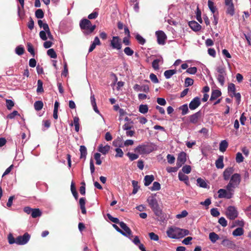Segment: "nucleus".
<instances>
[{"mask_svg": "<svg viewBox=\"0 0 251 251\" xmlns=\"http://www.w3.org/2000/svg\"><path fill=\"white\" fill-rule=\"evenodd\" d=\"M147 201L154 214L157 216V220L163 222L165 219L164 215L159 206L156 199L153 196H151L148 198Z\"/></svg>", "mask_w": 251, "mask_h": 251, "instance_id": "f257e3e1", "label": "nucleus"}, {"mask_svg": "<svg viewBox=\"0 0 251 251\" xmlns=\"http://www.w3.org/2000/svg\"><path fill=\"white\" fill-rule=\"evenodd\" d=\"M168 237L173 239L182 238L189 234L187 229H181L177 227H170L167 231Z\"/></svg>", "mask_w": 251, "mask_h": 251, "instance_id": "f03ea898", "label": "nucleus"}, {"mask_svg": "<svg viewBox=\"0 0 251 251\" xmlns=\"http://www.w3.org/2000/svg\"><path fill=\"white\" fill-rule=\"evenodd\" d=\"M79 26L85 35L91 34L96 28V25H92L91 22L85 18L82 19L80 21Z\"/></svg>", "mask_w": 251, "mask_h": 251, "instance_id": "7ed1b4c3", "label": "nucleus"}, {"mask_svg": "<svg viewBox=\"0 0 251 251\" xmlns=\"http://www.w3.org/2000/svg\"><path fill=\"white\" fill-rule=\"evenodd\" d=\"M241 181V175L238 173L233 174L230 177L229 183L226 188L229 192L233 191V189L237 187Z\"/></svg>", "mask_w": 251, "mask_h": 251, "instance_id": "20e7f679", "label": "nucleus"}, {"mask_svg": "<svg viewBox=\"0 0 251 251\" xmlns=\"http://www.w3.org/2000/svg\"><path fill=\"white\" fill-rule=\"evenodd\" d=\"M153 150L152 147L149 144L140 145L137 146L135 151L140 154H148L152 152Z\"/></svg>", "mask_w": 251, "mask_h": 251, "instance_id": "39448f33", "label": "nucleus"}, {"mask_svg": "<svg viewBox=\"0 0 251 251\" xmlns=\"http://www.w3.org/2000/svg\"><path fill=\"white\" fill-rule=\"evenodd\" d=\"M226 217L230 220H233L238 217V212L233 206H229L226 211Z\"/></svg>", "mask_w": 251, "mask_h": 251, "instance_id": "423d86ee", "label": "nucleus"}, {"mask_svg": "<svg viewBox=\"0 0 251 251\" xmlns=\"http://www.w3.org/2000/svg\"><path fill=\"white\" fill-rule=\"evenodd\" d=\"M30 235L27 232H25L22 236H19L17 237V244L23 245L26 244L29 240Z\"/></svg>", "mask_w": 251, "mask_h": 251, "instance_id": "0eeeda50", "label": "nucleus"}, {"mask_svg": "<svg viewBox=\"0 0 251 251\" xmlns=\"http://www.w3.org/2000/svg\"><path fill=\"white\" fill-rule=\"evenodd\" d=\"M110 45L113 49L118 50H121L122 48V43L121 39L119 36H113L110 42Z\"/></svg>", "mask_w": 251, "mask_h": 251, "instance_id": "6e6552de", "label": "nucleus"}, {"mask_svg": "<svg viewBox=\"0 0 251 251\" xmlns=\"http://www.w3.org/2000/svg\"><path fill=\"white\" fill-rule=\"evenodd\" d=\"M120 226L123 229L124 233L125 234L122 235L131 240L132 237H133V235L132 234V231L130 228L123 222H121Z\"/></svg>", "mask_w": 251, "mask_h": 251, "instance_id": "1a4fd4ad", "label": "nucleus"}, {"mask_svg": "<svg viewBox=\"0 0 251 251\" xmlns=\"http://www.w3.org/2000/svg\"><path fill=\"white\" fill-rule=\"evenodd\" d=\"M155 34L157 38V43L159 45H164L165 40L167 39V36L165 33L162 30H159L155 32Z\"/></svg>", "mask_w": 251, "mask_h": 251, "instance_id": "9d476101", "label": "nucleus"}, {"mask_svg": "<svg viewBox=\"0 0 251 251\" xmlns=\"http://www.w3.org/2000/svg\"><path fill=\"white\" fill-rule=\"evenodd\" d=\"M186 161V153L184 151L180 152L177 158L176 166L180 168Z\"/></svg>", "mask_w": 251, "mask_h": 251, "instance_id": "9b49d317", "label": "nucleus"}, {"mask_svg": "<svg viewBox=\"0 0 251 251\" xmlns=\"http://www.w3.org/2000/svg\"><path fill=\"white\" fill-rule=\"evenodd\" d=\"M201 104L200 98L198 97L194 98L189 104V108L191 110H195L198 108Z\"/></svg>", "mask_w": 251, "mask_h": 251, "instance_id": "f8f14e48", "label": "nucleus"}, {"mask_svg": "<svg viewBox=\"0 0 251 251\" xmlns=\"http://www.w3.org/2000/svg\"><path fill=\"white\" fill-rule=\"evenodd\" d=\"M234 168L230 167L226 168L223 172V178L225 180H228L230 177L233 175Z\"/></svg>", "mask_w": 251, "mask_h": 251, "instance_id": "ddd939ff", "label": "nucleus"}, {"mask_svg": "<svg viewBox=\"0 0 251 251\" xmlns=\"http://www.w3.org/2000/svg\"><path fill=\"white\" fill-rule=\"evenodd\" d=\"M201 117V111H198L189 116V122L192 124H196L198 123Z\"/></svg>", "mask_w": 251, "mask_h": 251, "instance_id": "4468645a", "label": "nucleus"}, {"mask_svg": "<svg viewBox=\"0 0 251 251\" xmlns=\"http://www.w3.org/2000/svg\"><path fill=\"white\" fill-rule=\"evenodd\" d=\"M219 198L230 199L232 197V194H228L226 190L220 189L218 191Z\"/></svg>", "mask_w": 251, "mask_h": 251, "instance_id": "2eb2a0df", "label": "nucleus"}, {"mask_svg": "<svg viewBox=\"0 0 251 251\" xmlns=\"http://www.w3.org/2000/svg\"><path fill=\"white\" fill-rule=\"evenodd\" d=\"M189 25L193 30L196 32L199 31L201 28V26L195 21L189 22Z\"/></svg>", "mask_w": 251, "mask_h": 251, "instance_id": "dca6fc26", "label": "nucleus"}, {"mask_svg": "<svg viewBox=\"0 0 251 251\" xmlns=\"http://www.w3.org/2000/svg\"><path fill=\"white\" fill-rule=\"evenodd\" d=\"M222 245L229 249H235L236 245L232 241L226 239L222 241Z\"/></svg>", "mask_w": 251, "mask_h": 251, "instance_id": "f3484780", "label": "nucleus"}, {"mask_svg": "<svg viewBox=\"0 0 251 251\" xmlns=\"http://www.w3.org/2000/svg\"><path fill=\"white\" fill-rule=\"evenodd\" d=\"M164 61L162 56H160L159 58L156 59L152 62V67L155 70L159 69V63L163 64Z\"/></svg>", "mask_w": 251, "mask_h": 251, "instance_id": "a211bd4d", "label": "nucleus"}, {"mask_svg": "<svg viewBox=\"0 0 251 251\" xmlns=\"http://www.w3.org/2000/svg\"><path fill=\"white\" fill-rule=\"evenodd\" d=\"M110 146L106 145L103 146L102 144L99 145L98 148V151L103 154H107L110 150Z\"/></svg>", "mask_w": 251, "mask_h": 251, "instance_id": "6ab92c4d", "label": "nucleus"}, {"mask_svg": "<svg viewBox=\"0 0 251 251\" xmlns=\"http://www.w3.org/2000/svg\"><path fill=\"white\" fill-rule=\"evenodd\" d=\"M222 93L220 90L218 89L212 90L210 100L212 101L216 100L218 98L220 97Z\"/></svg>", "mask_w": 251, "mask_h": 251, "instance_id": "aec40b11", "label": "nucleus"}, {"mask_svg": "<svg viewBox=\"0 0 251 251\" xmlns=\"http://www.w3.org/2000/svg\"><path fill=\"white\" fill-rule=\"evenodd\" d=\"M85 203H86V199L84 198H81L79 201V204L80 205V208L81 210V212L83 214H85L86 213V210L85 208Z\"/></svg>", "mask_w": 251, "mask_h": 251, "instance_id": "412c9836", "label": "nucleus"}, {"mask_svg": "<svg viewBox=\"0 0 251 251\" xmlns=\"http://www.w3.org/2000/svg\"><path fill=\"white\" fill-rule=\"evenodd\" d=\"M224 156L221 155L219 157L215 162L216 167L218 169H223L224 167L223 162Z\"/></svg>", "mask_w": 251, "mask_h": 251, "instance_id": "4be33fe9", "label": "nucleus"}, {"mask_svg": "<svg viewBox=\"0 0 251 251\" xmlns=\"http://www.w3.org/2000/svg\"><path fill=\"white\" fill-rule=\"evenodd\" d=\"M154 177L153 175H147L144 178V185L146 186L150 185L151 183L154 180Z\"/></svg>", "mask_w": 251, "mask_h": 251, "instance_id": "5701e85b", "label": "nucleus"}, {"mask_svg": "<svg viewBox=\"0 0 251 251\" xmlns=\"http://www.w3.org/2000/svg\"><path fill=\"white\" fill-rule=\"evenodd\" d=\"M178 176L180 180L183 181L187 185H189V177L187 176L181 172H179Z\"/></svg>", "mask_w": 251, "mask_h": 251, "instance_id": "b1692460", "label": "nucleus"}, {"mask_svg": "<svg viewBox=\"0 0 251 251\" xmlns=\"http://www.w3.org/2000/svg\"><path fill=\"white\" fill-rule=\"evenodd\" d=\"M228 143L226 140H223L221 142L219 145V150L222 152H225L228 147Z\"/></svg>", "mask_w": 251, "mask_h": 251, "instance_id": "393cba45", "label": "nucleus"}, {"mask_svg": "<svg viewBox=\"0 0 251 251\" xmlns=\"http://www.w3.org/2000/svg\"><path fill=\"white\" fill-rule=\"evenodd\" d=\"M176 73V70H168L164 72V76L167 79L171 78Z\"/></svg>", "mask_w": 251, "mask_h": 251, "instance_id": "a878e982", "label": "nucleus"}, {"mask_svg": "<svg viewBox=\"0 0 251 251\" xmlns=\"http://www.w3.org/2000/svg\"><path fill=\"white\" fill-rule=\"evenodd\" d=\"M42 215V212L39 208H33L31 212V216L33 218L40 217Z\"/></svg>", "mask_w": 251, "mask_h": 251, "instance_id": "bb28decb", "label": "nucleus"}, {"mask_svg": "<svg viewBox=\"0 0 251 251\" xmlns=\"http://www.w3.org/2000/svg\"><path fill=\"white\" fill-rule=\"evenodd\" d=\"M43 102L41 100L36 101L34 103V107L38 111L41 110L43 108Z\"/></svg>", "mask_w": 251, "mask_h": 251, "instance_id": "cd10ccee", "label": "nucleus"}, {"mask_svg": "<svg viewBox=\"0 0 251 251\" xmlns=\"http://www.w3.org/2000/svg\"><path fill=\"white\" fill-rule=\"evenodd\" d=\"M209 238L210 241L214 243L219 239V236L216 233L212 232L209 233Z\"/></svg>", "mask_w": 251, "mask_h": 251, "instance_id": "c85d7f7f", "label": "nucleus"}, {"mask_svg": "<svg viewBox=\"0 0 251 251\" xmlns=\"http://www.w3.org/2000/svg\"><path fill=\"white\" fill-rule=\"evenodd\" d=\"M244 234V229L242 227H240L236 228L232 232V234L234 236H241Z\"/></svg>", "mask_w": 251, "mask_h": 251, "instance_id": "c756f323", "label": "nucleus"}, {"mask_svg": "<svg viewBox=\"0 0 251 251\" xmlns=\"http://www.w3.org/2000/svg\"><path fill=\"white\" fill-rule=\"evenodd\" d=\"M79 151L80 152V158L85 159L87 154L86 148L84 146H80Z\"/></svg>", "mask_w": 251, "mask_h": 251, "instance_id": "7c9ffc66", "label": "nucleus"}, {"mask_svg": "<svg viewBox=\"0 0 251 251\" xmlns=\"http://www.w3.org/2000/svg\"><path fill=\"white\" fill-rule=\"evenodd\" d=\"M197 185L200 187L206 188H207V184L205 182V180L201 177L198 178L197 179Z\"/></svg>", "mask_w": 251, "mask_h": 251, "instance_id": "2f4dec72", "label": "nucleus"}, {"mask_svg": "<svg viewBox=\"0 0 251 251\" xmlns=\"http://www.w3.org/2000/svg\"><path fill=\"white\" fill-rule=\"evenodd\" d=\"M71 190L75 199L76 200L78 199V194L76 190L75 185L74 182H72L71 185Z\"/></svg>", "mask_w": 251, "mask_h": 251, "instance_id": "473e14b6", "label": "nucleus"}, {"mask_svg": "<svg viewBox=\"0 0 251 251\" xmlns=\"http://www.w3.org/2000/svg\"><path fill=\"white\" fill-rule=\"evenodd\" d=\"M208 6L211 12L213 14H214L217 10V8L215 6H214V2L211 0H208Z\"/></svg>", "mask_w": 251, "mask_h": 251, "instance_id": "72a5a7b5", "label": "nucleus"}, {"mask_svg": "<svg viewBox=\"0 0 251 251\" xmlns=\"http://www.w3.org/2000/svg\"><path fill=\"white\" fill-rule=\"evenodd\" d=\"M148 109V106L147 104H141L139 107V111L142 114L147 113Z\"/></svg>", "mask_w": 251, "mask_h": 251, "instance_id": "f704fd0d", "label": "nucleus"}, {"mask_svg": "<svg viewBox=\"0 0 251 251\" xmlns=\"http://www.w3.org/2000/svg\"><path fill=\"white\" fill-rule=\"evenodd\" d=\"M179 109L182 111V115H185L189 112L188 105L187 104H184L179 107Z\"/></svg>", "mask_w": 251, "mask_h": 251, "instance_id": "c9c22d12", "label": "nucleus"}, {"mask_svg": "<svg viewBox=\"0 0 251 251\" xmlns=\"http://www.w3.org/2000/svg\"><path fill=\"white\" fill-rule=\"evenodd\" d=\"M43 82L41 80L39 79L37 81V88L36 91L38 93H43L44 92V89L43 87Z\"/></svg>", "mask_w": 251, "mask_h": 251, "instance_id": "e433bc0d", "label": "nucleus"}, {"mask_svg": "<svg viewBox=\"0 0 251 251\" xmlns=\"http://www.w3.org/2000/svg\"><path fill=\"white\" fill-rule=\"evenodd\" d=\"M132 185L133 187V189L132 191V194L134 195L137 193V192L138 190V189L139 188V187L138 186V182L137 181L132 180Z\"/></svg>", "mask_w": 251, "mask_h": 251, "instance_id": "4c0bfd02", "label": "nucleus"}, {"mask_svg": "<svg viewBox=\"0 0 251 251\" xmlns=\"http://www.w3.org/2000/svg\"><path fill=\"white\" fill-rule=\"evenodd\" d=\"M79 118L78 117H75L74 118V124L75 126V130L76 132H78L79 130Z\"/></svg>", "mask_w": 251, "mask_h": 251, "instance_id": "58836bf2", "label": "nucleus"}, {"mask_svg": "<svg viewBox=\"0 0 251 251\" xmlns=\"http://www.w3.org/2000/svg\"><path fill=\"white\" fill-rule=\"evenodd\" d=\"M227 6L228 7L226 10V13L231 16H233L234 14V8L233 3H231V4Z\"/></svg>", "mask_w": 251, "mask_h": 251, "instance_id": "ea45409f", "label": "nucleus"}, {"mask_svg": "<svg viewBox=\"0 0 251 251\" xmlns=\"http://www.w3.org/2000/svg\"><path fill=\"white\" fill-rule=\"evenodd\" d=\"M107 217L111 222L119 224L120 226V223L121 222H120L118 218L112 217V215L109 213L107 214Z\"/></svg>", "mask_w": 251, "mask_h": 251, "instance_id": "a19ab883", "label": "nucleus"}, {"mask_svg": "<svg viewBox=\"0 0 251 251\" xmlns=\"http://www.w3.org/2000/svg\"><path fill=\"white\" fill-rule=\"evenodd\" d=\"M35 17L38 19H42L44 16V13L42 9H38L35 11Z\"/></svg>", "mask_w": 251, "mask_h": 251, "instance_id": "79ce46f5", "label": "nucleus"}, {"mask_svg": "<svg viewBox=\"0 0 251 251\" xmlns=\"http://www.w3.org/2000/svg\"><path fill=\"white\" fill-rule=\"evenodd\" d=\"M161 188L160 184L159 182L155 181L153 183L152 186L150 188L151 191H157Z\"/></svg>", "mask_w": 251, "mask_h": 251, "instance_id": "37998d69", "label": "nucleus"}, {"mask_svg": "<svg viewBox=\"0 0 251 251\" xmlns=\"http://www.w3.org/2000/svg\"><path fill=\"white\" fill-rule=\"evenodd\" d=\"M6 106L8 110H11L12 107L14 106V102L11 100L6 99Z\"/></svg>", "mask_w": 251, "mask_h": 251, "instance_id": "c03bdc74", "label": "nucleus"}, {"mask_svg": "<svg viewBox=\"0 0 251 251\" xmlns=\"http://www.w3.org/2000/svg\"><path fill=\"white\" fill-rule=\"evenodd\" d=\"M47 54L52 58H56L57 57V54L53 49L48 50Z\"/></svg>", "mask_w": 251, "mask_h": 251, "instance_id": "a18cd8bd", "label": "nucleus"}, {"mask_svg": "<svg viewBox=\"0 0 251 251\" xmlns=\"http://www.w3.org/2000/svg\"><path fill=\"white\" fill-rule=\"evenodd\" d=\"M244 159V158L243 156L241 153H240L239 152L237 153L236 156V158H235L236 161L237 163H240L243 162Z\"/></svg>", "mask_w": 251, "mask_h": 251, "instance_id": "49530a36", "label": "nucleus"}, {"mask_svg": "<svg viewBox=\"0 0 251 251\" xmlns=\"http://www.w3.org/2000/svg\"><path fill=\"white\" fill-rule=\"evenodd\" d=\"M15 51L18 55H21L24 53V48L21 46H19L16 48Z\"/></svg>", "mask_w": 251, "mask_h": 251, "instance_id": "de8ad7c7", "label": "nucleus"}, {"mask_svg": "<svg viewBox=\"0 0 251 251\" xmlns=\"http://www.w3.org/2000/svg\"><path fill=\"white\" fill-rule=\"evenodd\" d=\"M235 86L234 84L232 83H230L228 84V92H231L232 95H233L235 93Z\"/></svg>", "mask_w": 251, "mask_h": 251, "instance_id": "09e8293b", "label": "nucleus"}, {"mask_svg": "<svg viewBox=\"0 0 251 251\" xmlns=\"http://www.w3.org/2000/svg\"><path fill=\"white\" fill-rule=\"evenodd\" d=\"M133 122L131 121L130 123H126L123 126V129L124 130H128L131 129L133 127L132 126Z\"/></svg>", "mask_w": 251, "mask_h": 251, "instance_id": "8fccbe9b", "label": "nucleus"}, {"mask_svg": "<svg viewBox=\"0 0 251 251\" xmlns=\"http://www.w3.org/2000/svg\"><path fill=\"white\" fill-rule=\"evenodd\" d=\"M100 153H96L94 154V158L95 159L96 161V164L97 165H100L102 163V161L100 160Z\"/></svg>", "mask_w": 251, "mask_h": 251, "instance_id": "3c124183", "label": "nucleus"}, {"mask_svg": "<svg viewBox=\"0 0 251 251\" xmlns=\"http://www.w3.org/2000/svg\"><path fill=\"white\" fill-rule=\"evenodd\" d=\"M8 240L10 244H13L14 243L17 244V238L15 239L11 233L9 234L8 235Z\"/></svg>", "mask_w": 251, "mask_h": 251, "instance_id": "603ef678", "label": "nucleus"}, {"mask_svg": "<svg viewBox=\"0 0 251 251\" xmlns=\"http://www.w3.org/2000/svg\"><path fill=\"white\" fill-rule=\"evenodd\" d=\"M201 11L198 7L196 11V19L201 24L202 23V20L201 17Z\"/></svg>", "mask_w": 251, "mask_h": 251, "instance_id": "864d4df0", "label": "nucleus"}, {"mask_svg": "<svg viewBox=\"0 0 251 251\" xmlns=\"http://www.w3.org/2000/svg\"><path fill=\"white\" fill-rule=\"evenodd\" d=\"M226 75H218L217 76V79L222 86H223L225 83Z\"/></svg>", "mask_w": 251, "mask_h": 251, "instance_id": "5fc2aeb1", "label": "nucleus"}, {"mask_svg": "<svg viewBox=\"0 0 251 251\" xmlns=\"http://www.w3.org/2000/svg\"><path fill=\"white\" fill-rule=\"evenodd\" d=\"M124 52L128 56H131L134 53V51L129 47H126L125 48Z\"/></svg>", "mask_w": 251, "mask_h": 251, "instance_id": "6e6d98bb", "label": "nucleus"}, {"mask_svg": "<svg viewBox=\"0 0 251 251\" xmlns=\"http://www.w3.org/2000/svg\"><path fill=\"white\" fill-rule=\"evenodd\" d=\"M135 38L141 45H144L146 42L145 39L138 34L136 35Z\"/></svg>", "mask_w": 251, "mask_h": 251, "instance_id": "4d7b16f0", "label": "nucleus"}, {"mask_svg": "<svg viewBox=\"0 0 251 251\" xmlns=\"http://www.w3.org/2000/svg\"><path fill=\"white\" fill-rule=\"evenodd\" d=\"M126 155L128 156L131 161L134 160L139 157L138 155L130 152H127Z\"/></svg>", "mask_w": 251, "mask_h": 251, "instance_id": "13d9d810", "label": "nucleus"}, {"mask_svg": "<svg viewBox=\"0 0 251 251\" xmlns=\"http://www.w3.org/2000/svg\"><path fill=\"white\" fill-rule=\"evenodd\" d=\"M182 171L184 173L188 174L191 171V167L190 165H185L182 167Z\"/></svg>", "mask_w": 251, "mask_h": 251, "instance_id": "bf43d9fd", "label": "nucleus"}, {"mask_svg": "<svg viewBox=\"0 0 251 251\" xmlns=\"http://www.w3.org/2000/svg\"><path fill=\"white\" fill-rule=\"evenodd\" d=\"M113 145L115 147H119L120 148L124 147L123 144L122 143V140L121 139H119V140L113 141Z\"/></svg>", "mask_w": 251, "mask_h": 251, "instance_id": "052dcab7", "label": "nucleus"}, {"mask_svg": "<svg viewBox=\"0 0 251 251\" xmlns=\"http://www.w3.org/2000/svg\"><path fill=\"white\" fill-rule=\"evenodd\" d=\"M211 214L215 217H217L220 215V212L216 208H213L210 210Z\"/></svg>", "mask_w": 251, "mask_h": 251, "instance_id": "680f3d73", "label": "nucleus"}, {"mask_svg": "<svg viewBox=\"0 0 251 251\" xmlns=\"http://www.w3.org/2000/svg\"><path fill=\"white\" fill-rule=\"evenodd\" d=\"M16 116H20V114L17 111L14 110L12 113L8 114L7 116V118L8 119H14Z\"/></svg>", "mask_w": 251, "mask_h": 251, "instance_id": "e2e57ef3", "label": "nucleus"}, {"mask_svg": "<svg viewBox=\"0 0 251 251\" xmlns=\"http://www.w3.org/2000/svg\"><path fill=\"white\" fill-rule=\"evenodd\" d=\"M218 222L223 227H226L227 225V221L224 217H221L219 219Z\"/></svg>", "mask_w": 251, "mask_h": 251, "instance_id": "0e129e2a", "label": "nucleus"}, {"mask_svg": "<svg viewBox=\"0 0 251 251\" xmlns=\"http://www.w3.org/2000/svg\"><path fill=\"white\" fill-rule=\"evenodd\" d=\"M115 151L116 152V154L115 155V157H122L124 155V152L123 151L119 148H117L115 149Z\"/></svg>", "mask_w": 251, "mask_h": 251, "instance_id": "69168bd1", "label": "nucleus"}, {"mask_svg": "<svg viewBox=\"0 0 251 251\" xmlns=\"http://www.w3.org/2000/svg\"><path fill=\"white\" fill-rule=\"evenodd\" d=\"M167 159L168 162L169 164H171L175 162V157H174V156L173 155H172L170 154H168L167 156Z\"/></svg>", "mask_w": 251, "mask_h": 251, "instance_id": "338daca9", "label": "nucleus"}, {"mask_svg": "<svg viewBox=\"0 0 251 251\" xmlns=\"http://www.w3.org/2000/svg\"><path fill=\"white\" fill-rule=\"evenodd\" d=\"M194 80L193 79L190 78V77H187L185 78V86H191L193 84Z\"/></svg>", "mask_w": 251, "mask_h": 251, "instance_id": "774afa93", "label": "nucleus"}]
</instances>
